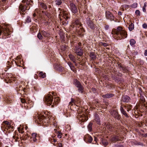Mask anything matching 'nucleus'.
Here are the masks:
<instances>
[{
    "label": "nucleus",
    "instance_id": "b1692460",
    "mask_svg": "<svg viewBox=\"0 0 147 147\" xmlns=\"http://www.w3.org/2000/svg\"><path fill=\"white\" fill-rule=\"evenodd\" d=\"M29 100V98H20L21 101L22 103H27V102Z\"/></svg>",
    "mask_w": 147,
    "mask_h": 147
},
{
    "label": "nucleus",
    "instance_id": "8fccbe9b",
    "mask_svg": "<svg viewBox=\"0 0 147 147\" xmlns=\"http://www.w3.org/2000/svg\"><path fill=\"white\" fill-rule=\"evenodd\" d=\"M102 144H103L104 145V146H107V145L108 144V143L107 142H105V141H102Z\"/></svg>",
    "mask_w": 147,
    "mask_h": 147
},
{
    "label": "nucleus",
    "instance_id": "393cba45",
    "mask_svg": "<svg viewBox=\"0 0 147 147\" xmlns=\"http://www.w3.org/2000/svg\"><path fill=\"white\" fill-rule=\"evenodd\" d=\"M106 127L109 129L110 131H112L113 129V128L112 127V125L109 123L107 124Z\"/></svg>",
    "mask_w": 147,
    "mask_h": 147
},
{
    "label": "nucleus",
    "instance_id": "bf43d9fd",
    "mask_svg": "<svg viewBox=\"0 0 147 147\" xmlns=\"http://www.w3.org/2000/svg\"><path fill=\"white\" fill-rule=\"evenodd\" d=\"M58 146L59 147H62V145L61 143H59L58 144Z\"/></svg>",
    "mask_w": 147,
    "mask_h": 147
},
{
    "label": "nucleus",
    "instance_id": "f704fd0d",
    "mask_svg": "<svg viewBox=\"0 0 147 147\" xmlns=\"http://www.w3.org/2000/svg\"><path fill=\"white\" fill-rule=\"evenodd\" d=\"M55 3L57 5H60L62 3L61 0H56L55 1Z\"/></svg>",
    "mask_w": 147,
    "mask_h": 147
},
{
    "label": "nucleus",
    "instance_id": "412c9836",
    "mask_svg": "<svg viewBox=\"0 0 147 147\" xmlns=\"http://www.w3.org/2000/svg\"><path fill=\"white\" fill-rule=\"evenodd\" d=\"M63 17L67 21L69 18V14L67 13L64 12L63 13Z\"/></svg>",
    "mask_w": 147,
    "mask_h": 147
},
{
    "label": "nucleus",
    "instance_id": "c756f323",
    "mask_svg": "<svg viewBox=\"0 0 147 147\" xmlns=\"http://www.w3.org/2000/svg\"><path fill=\"white\" fill-rule=\"evenodd\" d=\"M95 121L97 122V123L98 125H100V121L99 119V118L98 116H97L96 118L95 119Z\"/></svg>",
    "mask_w": 147,
    "mask_h": 147
},
{
    "label": "nucleus",
    "instance_id": "f257e3e1",
    "mask_svg": "<svg viewBox=\"0 0 147 147\" xmlns=\"http://www.w3.org/2000/svg\"><path fill=\"white\" fill-rule=\"evenodd\" d=\"M112 34L115 35L118 39H121L126 38L127 36V32L120 26H119L116 29L112 30Z\"/></svg>",
    "mask_w": 147,
    "mask_h": 147
},
{
    "label": "nucleus",
    "instance_id": "774afa93",
    "mask_svg": "<svg viewBox=\"0 0 147 147\" xmlns=\"http://www.w3.org/2000/svg\"><path fill=\"white\" fill-rule=\"evenodd\" d=\"M18 131L19 132H21L22 133V132L21 131V132L20 131V128H18Z\"/></svg>",
    "mask_w": 147,
    "mask_h": 147
},
{
    "label": "nucleus",
    "instance_id": "6e6552de",
    "mask_svg": "<svg viewBox=\"0 0 147 147\" xmlns=\"http://www.w3.org/2000/svg\"><path fill=\"white\" fill-rule=\"evenodd\" d=\"M87 24L88 26L91 29L94 30L95 28L94 24L93 22L90 20V18H88L86 19Z\"/></svg>",
    "mask_w": 147,
    "mask_h": 147
},
{
    "label": "nucleus",
    "instance_id": "7ed1b4c3",
    "mask_svg": "<svg viewBox=\"0 0 147 147\" xmlns=\"http://www.w3.org/2000/svg\"><path fill=\"white\" fill-rule=\"evenodd\" d=\"M1 127L3 130H6V129L8 130L9 129V130H12L13 128V126H11L9 122L7 121H4L2 123Z\"/></svg>",
    "mask_w": 147,
    "mask_h": 147
},
{
    "label": "nucleus",
    "instance_id": "0eeeda50",
    "mask_svg": "<svg viewBox=\"0 0 147 147\" xmlns=\"http://www.w3.org/2000/svg\"><path fill=\"white\" fill-rule=\"evenodd\" d=\"M31 135L29 139L30 141L32 142H36L39 138L38 135L36 133H33L31 134Z\"/></svg>",
    "mask_w": 147,
    "mask_h": 147
},
{
    "label": "nucleus",
    "instance_id": "f8f14e48",
    "mask_svg": "<svg viewBox=\"0 0 147 147\" xmlns=\"http://www.w3.org/2000/svg\"><path fill=\"white\" fill-rule=\"evenodd\" d=\"M112 115L113 116L115 119L118 120H120L121 117L120 115L119 114L118 112L116 111H113Z\"/></svg>",
    "mask_w": 147,
    "mask_h": 147
},
{
    "label": "nucleus",
    "instance_id": "aec40b11",
    "mask_svg": "<svg viewBox=\"0 0 147 147\" xmlns=\"http://www.w3.org/2000/svg\"><path fill=\"white\" fill-rule=\"evenodd\" d=\"M69 57L71 60L73 61V62L75 63L76 65V63L75 62L76 61V57L74 55H72L70 54L69 55Z\"/></svg>",
    "mask_w": 147,
    "mask_h": 147
},
{
    "label": "nucleus",
    "instance_id": "052dcab7",
    "mask_svg": "<svg viewBox=\"0 0 147 147\" xmlns=\"http://www.w3.org/2000/svg\"><path fill=\"white\" fill-rule=\"evenodd\" d=\"M27 0H23L22 1V2L23 3H25L26 2Z\"/></svg>",
    "mask_w": 147,
    "mask_h": 147
},
{
    "label": "nucleus",
    "instance_id": "6e6d98bb",
    "mask_svg": "<svg viewBox=\"0 0 147 147\" xmlns=\"http://www.w3.org/2000/svg\"><path fill=\"white\" fill-rule=\"evenodd\" d=\"M71 102L73 103H75V101L74 100V99L73 98H71Z\"/></svg>",
    "mask_w": 147,
    "mask_h": 147
},
{
    "label": "nucleus",
    "instance_id": "2eb2a0df",
    "mask_svg": "<svg viewBox=\"0 0 147 147\" xmlns=\"http://www.w3.org/2000/svg\"><path fill=\"white\" fill-rule=\"evenodd\" d=\"M4 99L5 102L7 104H10L12 102V100L9 96H6Z\"/></svg>",
    "mask_w": 147,
    "mask_h": 147
},
{
    "label": "nucleus",
    "instance_id": "a211bd4d",
    "mask_svg": "<svg viewBox=\"0 0 147 147\" xmlns=\"http://www.w3.org/2000/svg\"><path fill=\"white\" fill-rule=\"evenodd\" d=\"M79 119L82 122H85L87 120L88 117L86 116L83 115L80 117Z\"/></svg>",
    "mask_w": 147,
    "mask_h": 147
},
{
    "label": "nucleus",
    "instance_id": "bb28decb",
    "mask_svg": "<svg viewBox=\"0 0 147 147\" xmlns=\"http://www.w3.org/2000/svg\"><path fill=\"white\" fill-rule=\"evenodd\" d=\"M119 140V137L117 136H115L112 138L111 140L113 141H118Z\"/></svg>",
    "mask_w": 147,
    "mask_h": 147
},
{
    "label": "nucleus",
    "instance_id": "a19ab883",
    "mask_svg": "<svg viewBox=\"0 0 147 147\" xmlns=\"http://www.w3.org/2000/svg\"><path fill=\"white\" fill-rule=\"evenodd\" d=\"M122 70L124 73L127 72L128 71V70L126 67L124 66L123 67V69H122Z\"/></svg>",
    "mask_w": 147,
    "mask_h": 147
},
{
    "label": "nucleus",
    "instance_id": "5fc2aeb1",
    "mask_svg": "<svg viewBox=\"0 0 147 147\" xmlns=\"http://www.w3.org/2000/svg\"><path fill=\"white\" fill-rule=\"evenodd\" d=\"M75 24H76L77 25H78L79 24V21L78 20H77L75 21Z\"/></svg>",
    "mask_w": 147,
    "mask_h": 147
},
{
    "label": "nucleus",
    "instance_id": "3c124183",
    "mask_svg": "<svg viewBox=\"0 0 147 147\" xmlns=\"http://www.w3.org/2000/svg\"><path fill=\"white\" fill-rule=\"evenodd\" d=\"M142 27L144 28H147V24L146 23L142 25Z\"/></svg>",
    "mask_w": 147,
    "mask_h": 147
},
{
    "label": "nucleus",
    "instance_id": "4c0bfd02",
    "mask_svg": "<svg viewBox=\"0 0 147 147\" xmlns=\"http://www.w3.org/2000/svg\"><path fill=\"white\" fill-rule=\"evenodd\" d=\"M70 6L71 7V9H76V6L74 3H71Z\"/></svg>",
    "mask_w": 147,
    "mask_h": 147
},
{
    "label": "nucleus",
    "instance_id": "ddd939ff",
    "mask_svg": "<svg viewBox=\"0 0 147 147\" xmlns=\"http://www.w3.org/2000/svg\"><path fill=\"white\" fill-rule=\"evenodd\" d=\"M130 98L127 95L123 96L121 100L124 102H128L129 101Z\"/></svg>",
    "mask_w": 147,
    "mask_h": 147
},
{
    "label": "nucleus",
    "instance_id": "79ce46f5",
    "mask_svg": "<svg viewBox=\"0 0 147 147\" xmlns=\"http://www.w3.org/2000/svg\"><path fill=\"white\" fill-rule=\"evenodd\" d=\"M135 144L138 145L143 146V144L142 143L140 142H138L136 141L135 142Z\"/></svg>",
    "mask_w": 147,
    "mask_h": 147
},
{
    "label": "nucleus",
    "instance_id": "09e8293b",
    "mask_svg": "<svg viewBox=\"0 0 147 147\" xmlns=\"http://www.w3.org/2000/svg\"><path fill=\"white\" fill-rule=\"evenodd\" d=\"M57 137L59 138H61V134L59 132H58V133H57Z\"/></svg>",
    "mask_w": 147,
    "mask_h": 147
},
{
    "label": "nucleus",
    "instance_id": "7c9ffc66",
    "mask_svg": "<svg viewBox=\"0 0 147 147\" xmlns=\"http://www.w3.org/2000/svg\"><path fill=\"white\" fill-rule=\"evenodd\" d=\"M136 43L135 40L134 39H131L130 40V45L132 46L134 45Z\"/></svg>",
    "mask_w": 147,
    "mask_h": 147
},
{
    "label": "nucleus",
    "instance_id": "20e7f679",
    "mask_svg": "<svg viewBox=\"0 0 147 147\" xmlns=\"http://www.w3.org/2000/svg\"><path fill=\"white\" fill-rule=\"evenodd\" d=\"M43 100L47 105L50 106L52 104L53 100V96L51 94L46 95L45 96Z\"/></svg>",
    "mask_w": 147,
    "mask_h": 147
},
{
    "label": "nucleus",
    "instance_id": "6ab92c4d",
    "mask_svg": "<svg viewBox=\"0 0 147 147\" xmlns=\"http://www.w3.org/2000/svg\"><path fill=\"white\" fill-rule=\"evenodd\" d=\"M120 110L121 113L123 115L126 117H128V116L126 113V112L124 110L122 106H121L120 107Z\"/></svg>",
    "mask_w": 147,
    "mask_h": 147
},
{
    "label": "nucleus",
    "instance_id": "49530a36",
    "mask_svg": "<svg viewBox=\"0 0 147 147\" xmlns=\"http://www.w3.org/2000/svg\"><path fill=\"white\" fill-rule=\"evenodd\" d=\"M52 137L53 138V139H51V141L52 142H56L57 140L56 139H55L54 138V137H55L54 136H52Z\"/></svg>",
    "mask_w": 147,
    "mask_h": 147
},
{
    "label": "nucleus",
    "instance_id": "0e129e2a",
    "mask_svg": "<svg viewBox=\"0 0 147 147\" xmlns=\"http://www.w3.org/2000/svg\"><path fill=\"white\" fill-rule=\"evenodd\" d=\"M143 136L144 137H147V134H143Z\"/></svg>",
    "mask_w": 147,
    "mask_h": 147
},
{
    "label": "nucleus",
    "instance_id": "cd10ccee",
    "mask_svg": "<svg viewBox=\"0 0 147 147\" xmlns=\"http://www.w3.org/2000/svg\"><path fill=\"white\" fill-rule=\"evenodd\" d=\"M134 28V24L131 23L129 25V29L130 31H131L133 30Z\"/></svg>",
    "mask_w": 147,
    "mask_h": 147
},
{
    "label": "nucleus",
    "instance_id": "e433bc0d",
    "mask_svg": "<svg viewBox=\"0 0 147 147\" xmlns=\"http://www.w3.org/2000/svg\"><path fill=\"white\" fill-rule=\"evenodd\" d=\"M138 6V4L137 3H135L131 5V7L132 8H135Z\"/></svg>",
    "mask_w": 147,
    "mask_h": 147
},
{
    "label": "nucleus",
    "instance_id": "ea45409f",
    "mask_svg": "<svg viewBox=\"0 0 147 147\" xmlns=\"http://www.w3.org/2000/svg\"><path fill=\"white\" fill-rule=\"evenodd\" d=\"M136 15L137 16H140V12L139 10H136L135 11Z\"/></svg>",
    "mask_w": 147,
    "mask_h": 147
},
{
    "label": "nucleus",
    "instance_id": "39448f33",
    "mask_svg": "<svg viewBox=\"0 0 147 147\" xmlns=\"http://www.w3.org/2000/svg\"><path fill=\"white\" fill-rule=\"evenodd\" d=\"M2 33H3V34L6 36L5 38L7 36H8L10 34V31L9 29L7 27L5 26L4 27H1L0 26V35Z\"/></svg>",
    "mask_w": 147,
    "mask_h": 147
},
{
    "label": "nucleus",
    "instance_id": "5701e85b",
    "mask_svg": "<svg viewBox=\"0 0 147 147\" xmlns=\"http://www.w3.org/2000/svg\"><path fill=\"white\" fill-rule=\"evenodd\" d=\"M38 76L40 77L44 78L46 76V74L43 71H41L38 74Z\"/></svg>",
    "mask_w": 147,
    "mask_h": 147
},
{
    "label": "nucleus",
    "instance_id": "c03bdc74",
    "mask_svg": "<svg viewBox=\"0 0 147 147\" xmlns=\"http://www.w3.org/2000/svg\"><path fill=\"white\" fill-rule=\"evenodd\" d=\"M100 45L103 46L104 47H106L108 46V44L104 42H100Z\"/></svg>",
    "mask_w": 147,
    "mask_h": 147
},
{
    "label": "nucleus",
    "instance_id": "69168bd1",
    "mask_svg": "<svg viewBox=\"0 0 147 147\" xmlns=\"http://www.w3.org/2000/svg\"><path fill=\"white\" fill-rule=\"evenodd\" d=\"M118 14L119 16L121 15L122 14L121 12L120 11H119Z\"/></svg>",
    "mask_w": 147,
    "mask_h": 147
},
{
    "label": "nucleus",
    "instance_id": "f3484780",
    "mask_svg": "<svg viewBox=\"0 0 147 147\" xmlns=\"http://www.w3.org/2000/svg\"><path fill=\"white\" fill-rule=\"evenodd\" d=\"M114 96V94L111 93H108L102 95V97L105 98H109Z\"/></svg>",
    "mask_w": 147,
    "mask_h": 147
},
{
    "label": "nucleus",
    "instance_id": "a18cd8bd",
    "mask_svg": "<svg viewBox=\"0 0 147 147\" xmlns=\"http://www.w3.org/2000/svg\"><path fill=\"white\" fill-rule=\"evenodd\" d=\"M118 66L119 69H120V70H122V69H123L124 66L122 65L121 64H118Z\"/></svg>",
    "mask_w": 147,
    "mask_h": 147
},
{
    "label": "nucleus",
    "instance_id": "423d86ee",
    "mask_svg": "<svg viewBox=\"0 0 147 147\" xmlns=\"http://www.w3.org/2000/svg\"><path fill=\"white\" fill-rule=\"evenodd\" d=\"M74 83L76 86L78 88V90L79 92L82 93L84 92V88L80 82L77 80H74Z\"/></svg>",
    "mask_w": 147,
    "mask_h": 147
},
{
    "label": "nucleus",
    "instance_id": "9b49d317",
    "mask_svg": "<svg viewBox=\"0 0 147 147\" xmlns=\"http://www.w3.org/2000/svg\"><path fill=\"white\" fill-rule=\"evenodd\" d=\"M106 17L107 19L111 20H114V17L111 13L109 11H107L106 12Z\"/></svg>",
    "mask_w": 147,
    "mask_h": 147
},
{
    "label": "nucleus",
    "instance_id": "603ef678",
    "mask_svg": "<svg viewBox=\"0 0 147 147\" xmlns=\"http://www.w3.org/2000/svg\"><path fill=\"white\" fill-rule=\"evenodd\" d=\"M109 27V26L108 25H106L105 26V28L106 30H107Z\"/></svg>",
    "mask_w": 147,
    "mask_h": 147
},
{
    "label": "nucleus",
    "instance_id": "9d476101",
    "mask_svg": "<svg viewBox=\"0 0 147 147\" xmlns=\"http://www.w3.org/2000/svg\"><path fill=\"white\" fill-rule=\"evenodd\" d=\"M84 140L85 142L88 143H91L92 141V138L89 135H86L84 138Z\"/></svg>",
    "mask_w": 147,
    "mask_h": 147
},
{
    "label": "nucleus",
    "instance_id": "13d9d810",
    "mask_svg": "<svg viewBox=\"0 0 147 147\" xmlns=\"http://www.w3.org/2000/svg\"><path fill=\"white\" fill-rule=\"evenodd\" d=\"M144 55L146 56L147 55V50H146L145 51Z\"/></svg>",
    "mask_w": 147,
    "mask_h": 147
},
{
    "label": "nucleus",
    "instance_id": "f03ea898",
    "mask_svg": "<svg viewBox=\"0 0 147 147\" xmlns=\"http://www.w3.org/2000/svg\"><path fill=\"white\" fill-rule=\"evenodd\" d=\"M45 113L43 112L40 114H35L34 116V119L35 122H37L38 123H48L49 122V119L48 118H46L44 115Z\"/></svg>",
    "mask_w": 147,
    "mask_h": 147
},
{
    "label": "nucleus",
    "instance_id": "473e14b6",
    "mask_svg": "<svg viewBox=\"0 0 147 147\" xmlns=\"http://www.w3.org/2000/svg\"><path fill=\"white\" fill-rule=\"evenodd\" d=\"M40 7H42L43 9H46L47 8V6L43 3H41L40 5Z\"/></svg>",
    "mask_w": 147,
    "mask_h": 147
},
{
    "label": "nucleus",
    "instance_id": "58836bf2",
    "mask_svg": "<svg viewBox=\"0 0 147 147\" xmlns=\"http://www.w3.org/2000/svg\"><path fill=\"white\" fill-rule=\"evenodd\" d=\"M127 111H129V110L131 109V108H132V106L131 105H128L127 107Z\"/></svg>",
    "mask_w": 147,
    "mask_h": 147
},
{
    "label": "nucleus",
    "instance_id": "864d4df0",
    "mask_svg": "<svg viewBox=\"0 0 147 147\" xmlns=\"http://www.w3.org/2000/svg\"><path fill=\"white\" fill-rule=\"evenodd\" d=\"M71 11L73 13H75L78 11V10H71Z\"/></svg>",
    "mask_w": 147,
    "mask_h": 147
},
{
    "label": "nucleus",
    "instance_id": "4be33fe9",
    "mask_svg": "<svg viewBox=\"0 0 147 147\" xmlns=\"http://www.w3.org/2000/svg\"><path fill=\"white\" fill-rule=\"evenodd\" d=\"M13 139L12 141L14 142L20 141V140H19V138L18 135H15V136H13Z\"/></svg>",
    "mask_w": 147,
    "mask_h": 147
},
{
    "label": "nucleus",
    "instance_id": "338daca9",
    "mask_svg": "<svg viewBox=\"0 0 147 147\" xmlns=\"http://www.w3.org/2000/svg\"><path fill=\"white\" fill-rule=\"evenodd\" d=\"M25 136H26V137H28V138H29V136L28 134H26Z\"/></svg>",
    "mask_w": 147,
    "mask_h": 147
},
{
    "label": "nucleus",
    "instance_id": "e2e57ef3",
    "mask_svg": "<svg viewBox=\"0 0 147 147\" xmlns=\"http://www.w3.org/2000/svg\"><path fill=\"white\" fill-rule=\"evenodd\" d=\"M146 5L145 4H144V5L142 9H145Z\"/></svg>",
    "mask_w": 147,
    "mask_h": 147
},
{
    "label": "nucleus",
    "instance_id": "dca6fc26",
    "mask_svg": "<svg viewBox=\"0 0 147 147\" xmlns=\"http://www.w3.org/2000/svg\"><path fill=\"white\" fill-rule=\"evenodd\" d=\"M59 101V97L55 98L54 100L53 105H52L51 106L53 107L54 105H57Z\"/></svg>",
    "mask_w": 147,
    "mask_h": 147
},
{
    "label": "nucleus",
    "instance_id": "c9c22d12",
    "mask_svg": "<svg viewBox=\"0 0 147 147\" xmlns=\"http://www.w3.org/2000/svg\"><path fill=\"white\" fill-rule=\"evenodd\" d=\"M37 37L40 40L42 39L43 37L40 33L39 32L38 33L37 35Z\"/></svg>",
    "mask_w": 147,
    "mask_h": 147
},
{
    "label": "nucleus",
    "instance_id": "de8ad7c7",
    "mask_svg": "<svg viewBox=\"0 0 147 147\" xmlns=\"http://www.w3.org/2000/svg\"><path fill=\"white\" fill-rule=\"evenodd\" d=\"M26 21L28 23L31 22V19L30 17H28L26 20Z\"/></svg>",
    "mask_w": 147,
    "mask_h": 147
},
{
    "label": "nucleus",
    "instance_id": "680f3d73",
    "mask_svg": "<svg viewBox=\"0 0 147 147\" xmlns=\"http://www.w3.org/2000/svg\"><path fill=\"white\" fill-rule=\"evenodd\" d=\"M6 1L7 0H1L2 2L4 3H5V2H6Z\"/></svg>",
    "mask_w": 147,
    "mask_h": 147
},
{
    "label": "nucleus",
    "instance_id": "1a4fd4ad",
    "mask_svg": "<svg viewBox=\"0 0 147 147\" xmlns=\"http://www.w3.org/2000/svg\"><path fill=\"white\" fill-rule=\"evenodd\" d=\"M75 53L80 56H82L83 55L82 51L79 46L76 47Z\"/></svg>",
    "mask_w": 147,
    "mask_h": 147
},
{
    "label": "nucleus",
    "instance_id": "c85d7f7f",
    "mask_svg": "<svg viewBox=\"0 0 147 147\" xmlns=\"http://www.w3.org/2000/svg\"><path fill=\"white\" fill-rule=\"evenodd\" d=\"M19 9H26L27 7L26 6L24 5H22V4H20L19 7Z\"/></svg>",
    "mask_w": 147,
    "mask_h": 147
},
{
    "label": "nucleus",
    "instance_id": "2f4dec72",
    "mask_svg": "<svg viewBox=\"0 0 147 147\" xmlns=\"http://www.w3.org/2000/svg\"><path fill=\"white\" fill-rule=\"evenodd\" d=\"M67 63L69 65V66L71 69L72 70H73L74 69V67L72 64L70 62H68Z\"/></svg>",
    "mask_w": 147,
    "mask_h": 147
},
{
    "label": "nucleus",
    "instance_id": "37998d69",
    "mask_svg": "<svg viewBox=\"0 0 147 147\" xmlns=\"http://www.w3.org/2000/svg\"><path fill=\"white\" fill-rule=\"evenodd\" d=\"M20 139L21 140H26V139H29V138H28V137H26V136H24L20 138Z\"/></svg>",
    "mask_w": 147,
    "mask_h": 147
},
{
    "label": "nucleus",
    "instance_id": "a878e982",
    "mask_svg": "<svg viewBox=\"0 0 147 147\" xmlns=\"http://www.w3.org/2000/svg\"><path fill=\"white\" fill-rule=\"evenodd\" d=\"M41 34L42 35L46 37H49L50 34L48 32L44 31H42Z\"/></svg>",
    "mask_w": 147,
    "mask_h": 147
},
{
    "label": "nucleus",
    "instance_id": "72a5a7b5",
    "mask_svg": "<svg viewBox=\"0 0 147 147\" xmlns=\"http://www.w3.org/2000/svg\"><path fill=\"white\" fill-rule=\"evenodd\" d=\"M92 123L90 122L88 126V128L90 131H91L92 130Z\"/></svg>",
    "mask_w": 147,
    "mask_h": 147
},
{
    "label": "nucleus",
    "instance_id": "4d7b16f0",
    "mask_svg": "<svg viewBox=\"0 0 147 147\" xmlns=\"http://www.w3.org/2000/svg\"><path fill=\"white\" fill-rule=\"evenodd\" d=\"M21 10V11H20V14H22V12H25V10H24V9Z\"/></svg>",
    "mask_w": 147,
    "mask_h": 147
},
{
    "label": "nucleus",
    "instance_id": "4468645a",
    "mask_svg": "<svg viewBox=\"0 0 147 147\" xmlns=\"http://www.w3.org/2000/svg\"><path fill=\"white\" fill-rule=\"evenodd\" d=\"M89 56L91 58V60H94L96 58V55L93 52H91L89 54Z\"/></svg>",
    "mask_w": 147,
    "mask_h": 147
}]
</instances>
